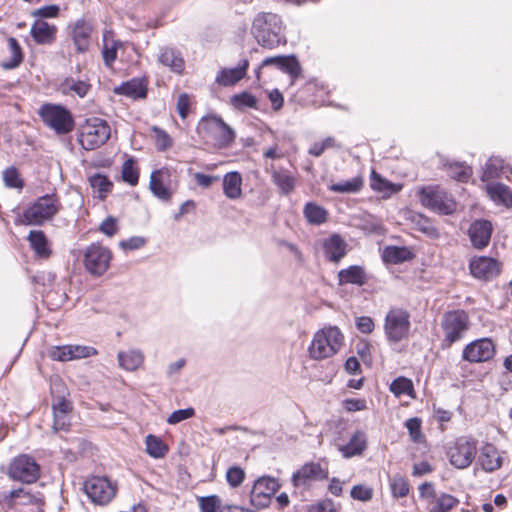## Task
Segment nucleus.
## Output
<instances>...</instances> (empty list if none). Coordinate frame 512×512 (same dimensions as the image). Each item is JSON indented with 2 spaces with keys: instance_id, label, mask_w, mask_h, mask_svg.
<instances>
[{
  "instance_id": "obj_42",
  "label": "nucleus",
  "mask_w": 512,
  "mask_h": 512,
  "mask_svg": "<svg viewBox=\"0 0 512 512\" xmlns=\"http://www.w3.org/2000/svg\"><path fill=\"white\" fill-rule=\"evenodd\" d=\"M362 187V178L354 177L343 182L333 183L328 187V189L335 193H357Z\"/></svg>"
},
{
  "instance_id": "obj_11",
  "label": "nucleus",
  "mask_w": 512,
  "mask_h": 512,
  "mask_svg": "<svg viewBox=\"0 0 512 512\" xmlns=\"http://www.w3.org/2000/svg\"><path fill=\"white\" fill-rule=\"evenodd\" d=\"M111 251L100 243L90 244L84 253V266L93 276H102L109 268Z\"/></svg>"
},
{
  "instance_id": "obj_59",
  "label": "nucleus",
  "mask_w": 512,
  "mask_h": 512,
  "mask_svg": "<svg viewBox=\"0 0 512 512\" xmlns=\"http://www.w3.org/2000/svg\"><path fill=\"white\" fill-rule=\"evenodd\" d=\"M99 231L108 237L114 236L118 231L117 219L113 216H108L99 225Z\"/></svg>"
},
{
  "instance_id": "obj_4",
  "label": "nucleus",
  "mask_w": 512,
  "mask_h": 512,
  "mask_svg": "<svg viewBox=\"0 0 512 512\" xmlns=\"http://www.w3.org/2000/svg\"><path fill=\"white\" fill-rule=\"evenodd\" d=\"M38 114L43 123L58 135L68 134L74 128L71 112L60 104L45 103L40 106Z\"/></svg>"
},
{
  "instance_id": "obj_22",
  "label": "nucleus",
  "mask_w": 512,
  "mask_h": 512,
  "mask_svg": "<svg viewBox=\"0 0 512 512\" xmlns=\"http://www.w3.org/2000/svg\"><path fill=\"white\" fill-rule=\"evenodd\" d=\"M248 66L249 61L242 59L237 67L222 68L218 72L215 81L221 86H232L245 77Z\"/></svg>"
},
{
  "instance_id": "obj_32",
  "label": "nucleus",
  "mask_w": 512,
  "mask_h": 512,
  "mask_svg": "<svg viewBox=\"0 0 512 512\" xmlns=\"http://www.w3.org/2000/svg\"><path fill=\"white\" fill-rule=\"evenodd\" d=\"M242 176L237 171H232L223 177V192L229 199H238L242 195Z\"/></svg>"
},
{
  "instance_id": "obj_16",
  "label": "nucleus",
  "mask_w": 512,
  "mask_h": 512,
  "mask_svg": "<svg viewBox=\"0 0 512 512\" xmlns=\"http://www.w3.org/2000/svg\"><path fill=\"white\" fill-rule=\"evenodd\" d=\"M85 492L92 502L105 505L115 496L116 489L105 477H92L85 482Z\"/></svg>"
},
{
  "instance_id": "obj_47",
  "label": "nucleus",
  "mask_w": 512,
  "mask_h": 512,
  "mask_svg": "<svg viewBox=\"0 0 512 512\" xmlns=\"http://www.w3.org/2000/svg\"><path fill=\"white\" fill-rule=\"evenodd\" d=\"M135 164V160L131 157L122 166V179L131 186H135L139 181V171Z\"/></svg>"
},
{
  "instance_id": "obj_43",
  "label": "nucleus",
  "mask_w": 512,
  "mask_h": 512,
  "mask_svg": "<svg viewBox=\"0 0 512 512\" xmlns=\"http://www.w3.org/2000/svg\"><path fill=\"white\" fill-rule=\"evenodd\" d=\"M445 166L448 175L460 182H467L472 175V169L464 163H447Z\"/></svg>"
},
{
  "instance_id": "obj_38",
  "label": "nucleus",
  "mask_w": 512,
  "mask_h": 512,
  "mask_svg": "<svg viewBox=\"0 0 512 512\" xmlns=\"http://www.w3.org/2000/svg\"><path fill=\"white\" fill-rule=\"evenodd\" d=\"M303 214L307 221L313 225H321L327 221L328 213L320 205L314 202H308L303 209Z\"/></svg>"
},
{
  "instance_id": "obj_53",
  "label": "nucleus",
  "mask_w": 512,
  "mask_h": 512,
  "mask_svg": "<svg viewBox=\"0 0 512 512\" xmlns=\"http://www.w3.org/2000/svg\"><path fill=\"white\" fill-rule=\"evenodd\" d=\"M194 415L195 409L192 407L178 409L170 414V416L167 418V423L170 425H175L180 423L181 421L192 418Z\"/></svg>"
},
{
  "instance_id": "obj_57",
  "label": "nucleus",
  "mask_w": 512,
  "mask_h": 512,
  "mask_svg": "<svg viewBox=\"0 0 512 512\" xmlns=\"http://www.w3.org/2000/svg\"><path fill=\"white\" fill-rule=\"evenodd\" d=\"M245 478L244 471L237 466L230 467L226 473V479L230 486H239Z\"/></svg>"
},
{
  "instance_id": "obj_45",
  "label": "nucleus",
  "mask_w": 512,
  "mask_h": 512,
  "mask_svg": "<svg viewBox=\"0 0 512 512\" xmlns=\"http://www.w3.org/2000/svg\"><path fill=\"white\" fill-rule=\"evenodd\" d=\"M278 69L284 73H287L292 78V80H295L301 74V66L295 55L283 56L282 62Z\"/></svg>"
},
{
  "instance_id": "obj_15",
  "label": "nucleus",
  "mask_w": 512,
  "mask_h": 512,
  "mask_svg": "<svg viewBox=\"0 0 512 512\" xmlns=\"http://www.w3.org/2000/svg\"><path fill=\"white\" fill-rule=\"evenodd\" d=\"M495 353V344L490 338H479L464 347L462 359L470 363H481L491 360Z\"/></svg>"
},
{
  "instance_id": "obj_62",
  "label": "nucleus",
  "mask_w": 512,
  "mask_h": 512,
  "mask_svg": "<svg viewBox=\"0 0 512 512\" xmlns=\"http://www.w3.org/2000/svg\"><path fill=\"white\" fill-rule=\"evenodd\" d=\"M343 404H344V408L348 412L362 411L367 408V402L365 399H355V398L345 399Z\"/></svg>"
},
{
  "instance_id": "obj_55",
  "label": "nucleus",
  "mask_w": 512,
  "mask_h": 512,
  "mask_svg": "<svg viewBox=\"0 0 512 512\" xmlns=\"http://www.w3.org/2000/svg\"><path fill=\"white\" fill-rule=\"evenodd\" d=\"M50 357L57 361H70L73 360V352L71 345L56 346L50 352Z\"/></svg>"
},
{
  "instance_id": "obj_40",
  "label": "nucleus",
  "mask_w": 512,
  "mask_h": 512,
  "mask_svg": "<svg viewBox=\"0 0 512 512\" xmlns=\"http://www.w3.org/2000/svg\"><path fill=\"white\" fill-rule=\"evenodd\" d=\"M146 452L148 455L155 459L162 458L168 452V446L162 441L161 438L149 434L146 436Z\"/></svg>"
},
{
  "instance_id": "obj_28",
  "label": "nucleus",
  "mask_w": 512,
  "mask_h": 512,
  "mask_svg": "<svg viewBox=\"0 0 512 512\" xmlns=\"http://www.w3.org/2000/svg\"><path fill=\"white\" fill-rule=\"evenodd\" d=\"M479 462L483 470L493 472L502 465V459L493 444H485L480 451Z\"/></svg>"
},
{
  "instance_id": "obj_9",
  "label": "nucleus",
  "mask_w": 512,
  "mask_h": 512,
  "mask_svg": "<svg viewBox=\"0 0 512 512\" xmlns=\"http://www.w3.org/2000/svg\"><path fill=\"white\" fill-rule=\"evenodd\" d=\"M441 327L444 332L443 345L449 347L462 339L469 327V317L464 310H453L444 314Z\"/></svg>"
},
{
  "instance_id": "obj_17",
  "label": "nucleus",
  "mask_w": 512,
  "mask_h": 512,
  "mask_svg": "<svg viewBox=\"0 0 512 512\" xmlns=\"http://www.w3.org/2000/svg\"><path fill=\"white\" fill-rule=\"evenodd\" d=\"M493 225L487 219L474 220L467 231L471 245L477 250L486 248L491 240Z\"/></svg>"
},
{
  "instance_id": "obj_64",
  "label": "nucleus",
  "mask_w": 512,
  "mask_h": 512,
  "mask_svg": "<svg viewBox=\"0 0 512 512\" xmlns=\"http://www.w3.org/2000/svg\"><path fill=\"white\" fill-rule=\"evenodd\" d=\"M308 512H336L332 500L327 499L311 506Z\"/></svg>"
},
{
  "instance_id": "obj_52",
  "label": "nucleus",
  "mask_w": 512,
  "mask_h": 512,
  "mask_svg": "<svg viewBox=\"0 0 512 512\" xmlns=\"http://www.w3.org/2000/svg\"><path fill=\"white\" fill-rule=\"evenodd\" d=\"M421 419L417 417H413L408 419L405 422V426L409 432L410 438L415 443H420L423 438V434L421 432Z\"/></svg>"
},
{
  "instance_id": "obj_8",
  "label": "nucleus",
  "mask_w": 512,
  "mask_h": 512,
  "mask_svg": "<svg viewBox=\"0 0 512 512\" xmlns=\"http://www.w3.org/2000/svg\"><path fill=\"white\" fill-rule=\"evenodd\" d=\"M411 327L410 313L403 308H392L384 321V333L391 343H399L409 336Z\"/></svg>"
},
{
  "instance_id": "obj_34",
  "label": "nucleus",
  "mask_w": 512,
  "mask_h": 512,
  "mask_svg": "<svg viewBox=\"0 0 512 512\" xmlns=\"http://www.w3.org/2000/svg\"><path fill=\"white\" fill-rule=\"evenodd\" d=\"M119 366L127 371L137 370L144 361V356L139 350L119 352L117 355Z\"/></svg>"
},
{
  "instance_id": "obj_54",
  "label": "nucleus",
  "mask_w": 512,
  "mask_h": 512,
  "mask_svg": "<svg viewBox=\"0 0 512 512\" xmlns=\"http://www.w3.org/2000/svg\"><path fill=\"white\" fill-rule=\"evenodd\" d=\"M59 13L60 7L56 4H51L34 10L32 16L37 17V20H44L47 18H56Z\"/></svg>"
},
{
  "instance_id": "obj_51",
  "label": "nucleus",
  "mask_w": 512,
  "mask_h": 512,
  "mask_svg": "<svg viewBox=\"0 0 512 512\" xmlns=\"http://www.w3.org/2000/svg\"><path fill=\"white\" fill-rule=\"evenodd\" d=\"M350 496L354 500L368 502L373 498V489L367 485H354L350 491Z\"/></svg>"
},
{
  "instance_id": "obj_6",
  "label": "nucleus",
  "mask_w": 512,
  "mask_h": 512,
  "mask_svg": "<svg viewBox=\"0 0 512 512\" xmlns=\"http://www.w3.org/2000/svg\"><path fill=\"white\" fill-rule=\"evenodd\" d=\"M60 207V201L55 194H46L24 210L23 217L29 225H41L44 221L52 219Z\"/></svg>"
},
{
  "instance_id": "obj_37",
  "label": "nucleus",
  "mask_w": 512,
  "mask_h": 512,
  "mask_svg": "<svg viewBox=\"0 0 512 512\" xmlns=\"http://www.w3.org/2000/svg\"><path fill=\"white\" fill-rule=\"evenodd\" d=\"M160 170H155L151 173L149 188L152 194L162 201H169L172 193L169 188L163 183L160 178Z\"/></svg>"
},
{
  "instance_id": "obj_60",
  "label": "nucleus",
  "mask_w": 512,
  "mask_h": 512,
  "mask_svg": "<svg viewBox=\"0 0 512 512\" xmlns=\"http://www.w3.org/2000/svg\"><path fill=\"white\" fill-rule=\"evenodd\" d=\"M71 348L73 352V360L88 358L98 354L97 349L92 346L71 345Z\"/></svg>"
},
{
  "instance_id": "obj_12",
  "label": "nucleus",
  "mask_w": 512,
  "mask_h": 512,
  "mask_svg": "<svg viewBox=\"0 0 512 512\" xmlns=\"http://www.w3.org/2000/svg\"><path fill=\"white\" fill-rule=\"evenodd\" d=\"M280 488L277 479L269 476L259 477L253 485L250 493L251 505L257 509H263L270 505L272 496Z\"/></svg>"
},
{
  "instance_id": "obj_23",
  "label": "nucleus",
  "mask_w": 512,
  "mask_h": 512,
  "mask_svg": "<svg viewBox=\"0 0 512 512\" xmlns=\"http://www.w3.org/2000/svg\"><path fill=\"white\" fill-rule=\"evenodd\" d=\"M114 92L132 99H144L148 93L147 82L144 78H132L115 87Z\"/></svg>"
},
{
  "instance_id": "obj_63",
  "label": "nucleus",
  "mask_w": 512,
  "mask_h": 512,
  "mask_svg": "<svg viewBox=\"0 0 512 512\" xmlns=\"http://www.w3.org/2000/svg\"><path fill=\"white\" fill-rule=\"evenodd\" d=\"M146 243L145 238L140 236H133L127 240L120 242V247L125 250H136L143 247Z\"/></svg>"
},
{
  "instance_id": "obj_18",
  "label": "nucleus",
  "mask_w": 512,
  "mask_h": 512,
  "mask_svg": "<svg viewBox=\"0 0 512 512\" xmlns=\"http://www.w3.org/2000/svg\"><path fill=\"white\" fill-rule=\"evenodd\" d=\"M68 28L70 29L69 34L76 47V51L78 53L86 52L90 46V38L93 31L92 24L84 18H80L70 24Z\"/></svg>"
},
{
  "instance_id": "obj_26",
  "label": "nucleus",
  "mask_w": 512,
  "mask_h": 512,
  "mask_svg": "<svg viewBox=\"0 0 512 512\" xmlns=\"http://www.w3.org/2000/svg\"><path fill=\"white\" fill-rule=\"evenodd\" d=\"M158 61L163 65L168 67L172 72L181 74L185 67L184 59L181 53L171 47H162L160 48Z\"/></svg>"
},
{
  "instance_id": "obj_30",
  "label": "nucleus",
  "mask_w": 512,
  "mask_h": 512,
  "mask_svg": "<svg viewBox=\"0 0 512 512\" xmlns=\"http://www.w3.org/2000/svg\"><path fill=\"white\" fill-rule=\"evenodd\" d=\"M370 187L379 193H382L383 197H390L391 195L399 192L402 189L401 184H395L389 180L383 178L375 170H372L370 175Z\"/></svg>"
},
{
  "instance_id": "obj_3",
  "label": "nucleus",
  "mask_w": 512,
  "mask_h": 512,
  "mask_svg": "<svg viewBox=\"0 0 512 512\" xmlns=\"http://www.w3.org/2000/svg\"><path fill=\"white\" fill-rule=\"evenodd\" d=\"M111 136V128L104 119L93 117L86 119L80 126L78 142L87 151L98 149Z\"/></svg>"
},
{
  "instance_id": "obj_39",
  "label": "nucleus",
  "mask_w": 512,
  "mask_h": 512,
  "mask_svg": "<svg viewBox=\"0 0 512 512\" xmlns=\"http://www.w3.org/2000/svg\"><path fill=\"white\" fill-rule=\"evenodd\" d=\"M230 104L239 111H244L246 109H258V99L247 91H242L241 93L232 95L230 98Z\"/></svg>"
},
{
  "instance_id": "obj_10",
  "label": "nucleus",
  "mask_w": 512,
  "mask_h": 512,
  "mask_svg": "<svg viewBox=\"0 0 512 512\" xmlns=\"http://www.w3.org/2000/svg\"><path fill=\"white\" fill-rule=\"evenodd\" d=\"M8 475L14 481L31 484L39 478L40 466L31 456L20 455L11 461Z\"/></svg>"
},
{
  "instance_id": "obj_46",
  "label": "nucleus",
  "mask_w": 512,
  "mask_h": 512,
  "mask_svg": "<svg viewBox=\"0 0 512 512\" xmlns=\"http://www.w3.org/2000/svg\"><path fill=\"white\" fill-rule=\"evenodd\" d=\"M458 503L459 500L454 496L442 493L436 497L435 505L430 509V512H448Z\"/></svg>"
},
{
  "instance_id": "obj_13",
  "label": "nucleus",
  "mask_w": 512,
  "mask_h": 512,
  "mask_svg": "<svg viewBox=\"0 0 512 512\" xmlns=\"http://www.w3.org/2000/svg\"><path fill=\"white\" fill-rule=\"evenodd\" d=\"M477 452L474 440L461 437L456 440L453 447L448 451L451 465L457 469H465L471 465Z\"/></svg>"
},
{
  "instance_id": "obj_24",
  "label": "nucleus",
  "mask_w": 512,
  "mask_h": 512,
  "mask_svg": "<svg viewBox=\"0 0 512 512\" xmlns=\"http://www.w3.org/2000/svg\"><path fill=\"white\" fill-rule=\"evenodd\" d=\"M337 278L340 286L347 284L363 286L368 281L367 273L364 267L360 265H351L345 269H341L337 274Z\"/></svg>"
},
{
  "instance_id": "obj_48",
  "label": "nucleus",
  "mask_w": 512,
  "mask_h": 512,
  "mask_svg": "<svg viewBox=\"0 0 512 512\" xmlns=\"http://www.w3.org/2000/svg\"><path fill=\"white\" fill-rule=\"evenodd\" d=\"M409 483L402 476H395L390 481V489L394 498L406 497L409 493Z\"/></svg>"
},
{
  "instance_id": "obj_36",
  "label": "nucleus",
  "mask_w": 512,
  "mask_h": 512,
  "mask_svg": "<svg viewBox=\"0 0 512 512\" xmlns=\"http://www.w3.org/2000/svg\"><path fill=\"white\" fill-rule=\"evenodd\" d=\"M61 90L65 94H75L80 98H84L89 90L91 89V85L88 82L82 80H76L72 77H67L61 83Z\"/></svg>"
},
{
  "instance_id": "obj_27",
  "label": "nucleus",
  "mask_w": 512,
  "mask_h": 512,
  "mask_svg": "<svg viewBox=\"0 0 512 512\" xmlns=\"http://www.w3.org/2000/svg\"><path fill=\"white\" fill-rule=\"evenodd\" d=\"M272 182L282 195L288 196L296 187V178L287 169L280 167L271 171Z\"/></svg>"
},
{
  "instance_id": "obj_35",
  "label": "nucleus",
  "mask_w": 512,
  "mask_h": 512,
  "mask_svg": "<svg viewBox=\"0 0 512 512\" xmlns=\"http://www.w3.org/2000/svg\"><path fill=\"white\" fill-rule=\"evenodd\" d=\"M7 42L11 56L9 59L2 61L1 67L5 70H12L20 66L22 63L23 51L16 38L9 37Z\"/></svg>"
},
{
  "instance_id": "obj_1",
  "label": "nucleus",
  "mask_w": 512,
  "mask_h": 512,
  "mask_svg": "<svg viewBox=\"0 0 512 512\" xmlns=\"http://www.w3.org/2000/svg\"><path fill=\"white\" fill-rule=\"evenodd\" d=\"M252 34L262 47L273 49L286 43L281 18L273 13H259L253 20Z\"/></svg>"
},
{
  "instance_id": "obj_50",
  "label": "nucleus",
  "mask_w": 512,
  "mask_h": 512,
  "mask_svg": "<svg viewBox=\"0 0 512 512\" xmlns=\"http://www.w3.org/2000/svg\"><path fill=\"white\" fill-rule=\"evenodd\" d=\"M71 427V419L68 413H56L53 412V432L58 433L60 431L68 432Z\"/></svg>"
},
{
  "instance_id": "obj_20",
  "label": "nucleus",
  "mask_w": 512,
  "mask_h": 512,
  "mask_svg": "<svg viewBox=\"0 0 512 512\" xmlns=\"http://www.w3.org/2000/svg\"><path fill=\"white\" fill-rule=\"evenodd\" d=\"M328 478L327 469L322 468L319 463L311 462L304 464L299 470L293 473V486L306 484L308 480H324Z\"/></svg>"
},
{
  "instance_id": "obj_2",
  "label": "nucleus",
  "mask_w": 512,
  "mask_h": 512,
  "mask_svg": "<svg viewBox=\"0 0 512 512\" xmlns=\"http://www.w3.org/2000/svg\"><path fill=\"white\" fill-rule=\"evenodd\" d=\"M343 338V334L336 326L317 331L308 348L310 357L315 360L332 357L340 349Z\"/></svg>"
},
{
  "instance_id": "obj_56",
  "label": "nucleus",
  "mask_w": 512,
  "mask_h": 512,
  "mask_svg": "<svg viewBox=\"0 0 512 512\" xmlns=\"http://www.w3.org/2000/svg\"><path fill=\"white\" fill-rule=\"evenodd\" d=\"M221 500L217 495L204 496L199 499L201 512H216Z\"/></svg>"
},
{
  "instance_id": "obj_58",
  "label": "nucleus",
  "mask_w": 512,
  "mask_h": 512,
  "mask_svg": "<svg viewBox=\"0 0 512 512\" xmlns=\"http://www.w3.org/2000/svg\"><path fill=\"white\" fill-rule=\"evenodd\" d=\"M153 131L156 133V145L159 151H166L172 146V139L166 131L158 127H154Z\"/></svg>"
},
{
  "instance_id": "obj_21",
  "label": "nucleus",
  "mask_w": 512,
  "mask_h": 512,
  "mask_svg": "<svg viewBox=\"0 0 512 512\" xmlns=\"http://www.w3.org/2000/svg\"><path fill=\"white\" fill-rule=\"evenodd\" d=\"M57 27L45 20H35L30 28V35L37 44L49 45L56 39Z\"/></svg>"
},
{
  "instance_id": "obj_31",
  "label": "nucleus",
  "mask_w": 512,
  "mask_h": 512,
  "mask_svg": "<svg viewBox=\"0 0 512 512\" xmlns=\"http://www.w3.org/2000/svg\"><path fill=\"white\" fill-rule=\"evenodd\" d=\"M413 257V253L406 246H387L382 252V260L389 264H401Z\"/></svg>"
},
{
  "instance_id": "obj_7",
  "label": "nucleus",
  "mask_w": 512,
  "mask_h": 512,
  "mask_svg": "<svg viewBox=\"0 0 512 512\" xmlns=\"http://www.w3.org/2000/svg\"><path fill=\"white\" fill-rule=\"evenodd\" d=\"M421 204L442 215H450L456 210V202L448 193L438 186H425L419 192Z\"/></svg>"
},
{
  "instance_id": "obj_33",
  "label": "nucleus",
  "mask_w": 512,
  "mask_h": 512,
  "mask_svg": "<svg viewBox=\"0 0 512 512\" xmlns=\"http://www.w3.org/2000/svg\"><path fill=\"white\" fill-rule=\"evenodd\" d=\"M27 239L38 257L48 258L51 255L48 239L43 231L31 230Z\"/></svg>"
},
{
  "instance_id": "obj_44",
  "label": "nucleus",
  "mask_w": 512,
  "mask_h": 512,
  "mask_svg": "<svg viewBox=\"0 0 512 512\" xmlns=\"http://www.w3.org/2000/svg\"><path fill=\"white\" fill-rule=\"evenodd\" d=\"M90 185L99 192V197L104 199L113 188V183L103 174L95 173L89 178Z\"/></svg>"
},
{
  "instance_id": "obj_14",
  "label": "nucleus",
  "mask_w": 512,
  "mask_h": 512,
  "mask_svg": "<svg viewBox=\"0 0 512 512\" xmlns=\"http://www.w3.org/2000/svg\"><path fill=\"white\" fill-rule=\"evenodd\" d=\"M468 268L472 277L480 281H491L501 272V263L489 256H473Z\"/></svg>"
},
{
  "instance_id": "obj_5",
  "label": "nucleus",
  "mask_w": 512,
  "mask_h": 512,
  "mask_svg": "<svg viewBox=\"0 0 512 512\" xmlns=\"http://www.w3.org/2000/svg\"><path fill=\"white\" fill-rule=\"evenodd\" d=\"M198 132L213 140L220 148L229 147L236 137L233 128L217 115L203 117L198 125Z\"/></svg>"
},
{
  "instance_id": "obj_41",
  "label": "nucleus",
  "mask_w": 512,
  "mask_h": 512,
  "mask_svg": "<svg viewBox=\"0 0 512 512\" xmlns=\"http://www.w3.org/2000/svg\"><path fill=\"white\" fill-rule=\"evenodd\" d=\"M390 391L396 396L408 395L414 398V385L411 379L404 376L395 378L389 387Z\"/></svg>"
},
{
  "instance_id": "obj_49",
  "label": "nucleus",
  "mask_w": 512,
  "mask_h": 512,
  "mask_svg": "<svg viewBox=\"0 0 512 512\" xmlns=\"http://www.w3.org/2000/svg\"><path fill=\"white\" fill-rule=\"evenodd\" d=\"M3 180L9 188H23L24 182L20 178V174L16 167L11 166L3 171Z\"/></svg>"
},
{
  "instance_id": "obj_25",
  "label": "nucleus",
  "mask_w": 512,
  "mask_h": 512,
  "mask_svg": "<svg viewBox=\"0 0 512 512\" xmlns=\"http://www.w3.org/2000/svg\"><path fill=\"white\" fill-rule=\"evenodd\" d=\"M366 449L367 435L362 430L355 431L349 442L339 447V451L341 452L342 456L347 459L362 455Z\"/></svg>"
},
{
  "instance_id": "obj_19",
  "label": "nucleus",
  "mask_w": 512,
  "mask_h": 512,
  "mask_svg": "<svg viewBox=\"0 0 512 512\" xmlns=\"http://www.w3.org/2000/svg\"><path fill=\"white\" fill-rule=\"evenodd\" d=\"M322 249L327 261L339 263L347 254V242L340 234L333 233L322 241Z\"/></svg>"
},
{
  "instance_id": "obj_29",
  "label": "nucleus",
  "mask_w": 512,
  "mask_h": 512,
  "mask_svg": "<svg viewBox=\"0 0 512 512\" xmlns=\"http://www.w3.org/2000/svg\"><path fill=\"white\" fill-rule=\"evenodd\" d=\"M486 191L490 199L507 208L512 207V190L503 183H490L486 185Z\"/></svg>"
},
{
  "instance_id": "obj_61",
  "label": "nucleus",
  "mask_w": 512,
  "mask_h": 512,
  "mask_svg": "<svg viewBox=\"0 0 512 512\" xmlns=\"http://www.w3.org/2000/svg\"><path fill=\"white\" fill-rule=\"evenodd\" d=\"M356 328L363 334H370L375 328L374 321L369 316H361L356 319Z\"/></svg>"
}]
</instances>
